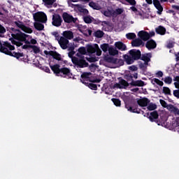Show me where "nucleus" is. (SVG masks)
I'll return each mask as SVG.
<instances>
[{"mask_svg": "<svg viewBox=\"0 0 179 179\" xmlns=\"http://www.w3.org/2000/svg\"><path fill=\"white\" fill-rule=\"evenodd\" d=\"M106 62H109L110 64H117V60L115 58L111 57H105Z\"/></svg>", "mask_w": 179, "mask_h": 179, "instance_id": "obj_34", "label": "nucleus"}, {"mask_svg": "<svg viewBox=\"0 0 179 179\" xmlns=\"http://www.w3.org/2000/svg\"><path fill=\"white\" fill-rule=\"evenodd\" d=\"M62 36L66 40H72L73 38V32L71 31H64L62 33Z\"/></svg>", "mask_w": 179, "mask_h": 179, "instance_id": "obj_24", "label": "nucleus"}, {"mask_svg": "<svg viewBox=\"0 0 179 179\" xmlns=\"http://www.w3.org/2000/svg\"><path fill=\"white\" fill-rule=\"evenodd\" d=\"M162 92L164 94H167L169 96H171V90L168 87H163Z\"/></svg>", "mask_w": 179, "mask_h": 179, "instance_id": "obj_44", "label": "nucleus"}, {"mask_svg": "<svg viewBox=\"0 0 179 179\" xmlns=\"http://www.w3.org/2000/svg\"><path fill=\"white\" fill-rule=\"evenodd\" d=\"M153 5L155 8L157 10V15H162L163 13V6H162L161 1L159 0H153Z\"/></svg>", "mask_w": 179, "mask_h": 179, "instance_id": "obj_14", "label": "nucleus"}, {"mask_svg": "<svg viewBox=\"0 0 179 179\" xmlns=\"http://www.w3.org/2000/svg\"><path fill=\"white\" fill-rule=\"evenodd\" d=\"M60 76L62 78H66L67 79H71V78H72V73H71V69L66 67L61 68Z\"/></svg>", "mask_w": 179, "mask_h": 179, "instance_id": "obj_9", "label": "nucleus"}, {"mask_svg": "<svg viewBox=\"0 0 179 179\" xmlns=\"http://www.w3.org/2000/svg\"><path fill=\"white\" fill-rule=\"evenodd\" d=\"M145 47L148 48V50H155L156 47H157V44L156 43V41L153 39H150V41H148L145 43Z\"/></svg>", "mask_w": 179, "mask_h": 179, "instance_id": "obj_19", "label": "nucleus"}, {"mask_svg": "<svg viewBox=\"0 0 179 179\" xmlns=\"http://www.w3.org/2000/svg\"><path fill=\"white\" fill-rule=\"evenodd\" d=\"M147 108L149 111H154V110H156V108H157V106L155 103H151L148 105Z\"/></svg>", "mask_w": 179, "mask_h": 179, "instance_id": "obj_41", "label": "nucleus"}, {"mask_svg": "<svg viewBox=\"0 0 179 179\" xmlns=\"http://www.w3.org/2000/svg\"><path fill=\"white\" fill-rule=\"evenodd\" d=\"M85 86H88V87L92 90H97V85L96 84L87 83V84L85 85Z\"/></svg>", "mask_w": 179, "mask_h": 179, "instance_id": "obj_45", "label": "nucleus"}, {"mask_svg": "<svg viewBox=\"0 0 179 179\" xmlns=\"http://www.w3.org/2000/svg\"><path fill=\"white\" fill-rule=\"evenodd\" d=\"M52 20V24L55 26V27H59L62 25V17H61L59 14H54Z\"/></svg>", "mask_w": 179, "mask_h": 179, "instance_id": "obj_7", "label": "nucleus"}, {"mask_svg": "<svg viewBox=\"0 0 179 179\" xmlns=\"http://www.w3.org/2000/svg\"><path fill=\"white\" fill-rule=\"evenodd\" d=\"M148 118L151 122H157L158 125H160L159 120H159V113L156 110L151 112Z\"/></svg>", "mask_w": 179, "mask_h": 179, "instance_id": "obj_13", "label": "nucleus"}, {"mask_svg": "<svg viewBox=\"0 0 179 179\" xmlns=\"http://www.w3.org/2000/svg\"><path fill=\"white\" fill-rule=\"evenodd\" d=\"M15 50V46L12 45L8 41H0V52H3V54H6V55H10V57H14L17 59H20V58H23L24 55L20 52H16L13 51Z\"/></svg>", "mask_w": 179, "mask_h": 179, "instance_id": "obj_2", "label": "nucleus"}, {"mask_svg": "<svg viewBox=\"0 0 179 179\" xmlns=\"http://www.w3.org/2000/svg\"><path fill=\"white\" fill-rule=\"evenodd\" d=\"M80 82L84 85H87L89 82L91 83H100V79L94 78L93 74L90 72H84L80 76Z\"/></svg>", "mask_w": 179, "mask_h": 179, "instance_id": "obj_3", "label": "nucleus"}, {"mask_svg": "<svg viewBox=\"0 0 179 179\" xmlns=\"http://www.w3.org/2000/svg\"><path fill=\"white\" fill-rule=\"evenodd\" d=\"M14 24H15V26H17V27L21 29V30L23 29V27L24 26L23 22L20 21H15L14 22Z\"/></svg>", "mask_w": 179, "mask_h": 179, "instance_id": "obj_48", "label": "nucleus"}, {"mask_svg": "<svg viewBox=\"0 0 179 179\" xmlns=\"http://www.w3.org/2000/svg\"><path fill=\"white\" fill-rule=\"evenodd\" d=\"M173 96L179 99V90H176L173 91Z\"/></svg>", "mask_w": 179, "mask_h": 179, "instance_id": "obj_62", "label": "nucleus"}, {"mask_svg": "<svg viewBox=\"0 0 179 179\" xmlns=\"http://www.w3.org/2000/svg\"><path fill=\"white\" fill-rule=\"evenodd\" d=\"M93 17H90V16H85L83 17V20L85 22V23H87V24H90V23H92L93 22Z\"/></svg>", "mask_w": 179, "mask_h": 179, "instance_id": "obj_39", "label": "nucleus"}, {"mask_svg": "<svg viewBox=\"0 0 179 179\" xmlns=\"http://www.w3.org/2000/svg\"><path fill=\"white\" fill-rule=\"evenodd\" d=\"M155 31L157 34H159L160 36H164L166 34V28L164 27L159 25L157 28H155Z\"/></svg>", "mask_w": 179, "mask_h": 179, "instance_id": "obj_25", "label": "nucleus"}, {"mask_svg": "<svg viewBox=\"0 0 179 179\" xmlns=\"http://www.w3.org/2000/svg\"><path fill=\"white\" fill-rule=\"evenodd\" d=\"M174 47V42L173 41H169L167 44V48H173Z\"/></svg>", "mask_w": 179, "mask_h": 179, "instance_id": "obj_58", "label": "nucleus"}, {"mask_svg": "<svg viewBox=\"0 0 179 179\" xmlns=\"http://www.w3.org/2000/svg\"><path fill=\"white\" fill-rule=\"evenodd\" d=\"M6 33V29L1 24H0V34H5Z\"/></svg>", "mask_w": 179, "mask_h": 179, "instance_id": "obj_56", "label": "nucleus"}, {"mask_svg": "<svg viewBox=\"0 0 179 179\" xmlns=\"http://www.w3.org/2000/svg\"><path fill=\"white\" fill-rule=\"evenodd\" d=\"M157 78H163V71H159L156 73Z\"/></svg>", "mask_w": 179, "mask_h": 179, "instance_id": "obj_63", "label": "nucleus"}, {"mask_svg": "<svg viewBox=\"0 0 179 179\" xmlns=\"http://www.w3.org/2000/svg\"><path fill=\"white\" fill-rule=\"evenodd\" d=\"M138 37H140L141 40L143 41H148L149 38H150V36H149V34L146 31H140L138 33Z\"/></svg>", "mask_w": 179, "mask_h": 179, "instance_id": "obj_16", "label": "nucleus"}, {"mask_svg": "<svg viewBox=\"0 0 179 179\" xmlns=\"http://www.w3.org/2000/svg\"><path fill=\"white\" fill-rule=\"evenodd\" d=\"M171 8H172V9H174V10H178L177 13H178V15H179V6L172 5Z\"/></svg>", "mask_w": 179, "mask_h": 179, "instance_id": "obj_60", "label": "nucleus"}, {"mask_svg": "<svg viewBox=\"0 0 179 179\" xmlns=\"http://www.w3.org/2000/svg\"><path fill=\"white\" fill-rule=\"evenodd\" d=\"M96 38H101L104 36V32L100 29L95 31L93 34Z\"/></svg>", "mask_w": 179, "mask_h": 179, "instance_id": "obj_31", "label": "nucleus"}, {"mask_svg": "<svg viewBox=\"0 0 179 179\" xmlns=\"http://www.w3.org/2000/svg\"><path fill=\"white\" fill-rule=\"evenodd\" d=\"M101 48L102 51H103V52H107V51H108L110 48V45H108V43H103L101 45Z\"/></svg>", "mask_w": 179, "mask_h": 179, "instance_id": "obj_40", "label": "nucleus"}, {"mask_svg": "<svg viewBox=\"0 0 179 179\" xmlns=\"http://www.w3.org/2000/svg\"><path fill=\"white\" fill-rule=\"evenodd\" d=\"M50 69L52 71V72L57 76H61V66L59 64H54L51 65L50 64Z\"/></svg>", "mask_w": 179, "mask_h": 179, "instance_id": "obj_17", "label": "nucleus"}, {"mask_svg": "<svg viewBox=\"0 0 179 179\" xmlns=\"http://www.w3.org/2000/svg\"><path fill=\"white\" fill-rule=\"evenodd\" d=\"M168 110L171 113H173L174 115H179V109L177 106H174L173 104H169L168 106Z\"/></svg>", "mask_w": 179, "mask_h": 179, "instance_id": "obj_22", "label": "nucleus"}, {"mask_svg": "<svg viewBox=\"0 0 179 179\" xmlns=\"http://www.w3.org/2000/svg\"><path fill=\"white\" fill-rule=\"evenodd\" d=\"M34 20L39 23H47V15L45 13L38 11L33 14Z\"/></svg>", "mask_w": 179, "mask_h": 179, "instance_id": "obj_5", "label": "nucleus"}, {"mask_svg": "<svg viewBox=\"0 0 179 179\" xmlns=\"http://www.w3.org/2000/svg\"><path fill=\"white\" fill-rule=\"evenodd\" d=\"M126 2H128L129 5H131L132 6H135L136 5V1L135 0H125Z\"/></svg>", "mask_w": 179, "mask_h": 179, "instance_id": "obj_57", "label": "nucleus"}, {"mask_svg": "<svg viewBox=\"0 0 179 179\" xmlns=\"http://www.w3.org/2000/svg\"><path fill=\"white\" fill-rule=\"evenodd\" d=\"M76 6L77 8V10L80 12V13H83V15H89V10L83 8V6L79 4L76 5Z\"/></svg>", "mask_w": 179, "mask_h": 179, "instance_id": "obj_26", "label": "nucleus"}, {"mask_svg": "<svg viewBox=\"0 0 179 179\" xmlns=\"http://www.w3.org/2000/svg\"><path fill=\"white\" fill-rule=\"evenodd\" d=\"M62 17L64 22V23H75L76 22V20H78V18L76 17H73V15H71V14L64 12L62 13Z\"/></svg>", "mask_w": 179, "mask_h": 179, "instance_id": "obj_6", "label": "nucleus"}, {"mask_svg": "<svg viewBox=\"0 0 179 179\" xmlns=\"http://www.w3.org/2000/svg\"><path fill=\"white\" fill-rule=\"evenodd\" d=\"M115 46L117 50H120V51H127V45L121 41L116 42Z\"/></svg>", "mask_w": 179, "mask_h": 179, "instance_id": "obj_21", "label": "nucleus"}, {"mask_svg": "<svg viewBox=\"0 0 179 179\" xmlns=\"http://www.w3.org/2000/svg\"><path fill=\"white\" fill-rule=\"evenodd\" d=\"M79 54L81 55H86V48L85 47H80L78 49Z\"/></svg>", "mask_w": 179, "mask_h": 179, "instance_id": "obj_50", "label": "nucleus"}, {"mask_svg": "<svg viewBox=\"0 0 179 179\" xmlns=\"http://www.w3.org/2000/svg\"><path fill=\"white\" fill-rule=\"evenodd\" d=\"M172 127L173 128H177V127H179V117H176L175 122L172 123Z\"/></svg>", "mask_w": 179, "mask_h": 179, "instance_id": "obj_53", "label": "nucleus"}, {"mask_svg": "<svg viewBox=\"0 0 179 179\" xmlns=\"http://www.w3.org/2000/svg\"><path fill=\"white\" fill-rule=\"evenodd\" d=\"M151 83L152 85H155V83H157V85H158L159 86H163V85H164L163 81L159 80L158 78H153V79H152L151 80Z\"/></svg>", "mask_w": 179, "mask_h": 179, "instance_id": "obj_35", "label": "nucleus"}, {"mask_svg": "<svg viewBox=\"0 0 179 179\" xmlns=\"http://www.w3.org/2000/svg\"><path fill=\"white\" fill-rule=\"evenodd\" d=\"M118 80L119 83L115 84V87H117V89H127L130 85L128 81L122 79V78H118Z\"/></svg>", "mask_w": 179, "mask_h": 179, "instance_id": "obj_11", "label": "nucleus"}, {"mask_svg": "<svg viewBox=\"0 0 179 179\" xmlns=\"http://www.w3.org/2000/svg\"><path fill=\"white\" fill-rule=\"evenodd\" d=\"M11 31V37L10 38V41L13 45H17V47H22L23 45V42L25 44H30L27 38L29 37V35L22 32L20 29H16L13 27L10 28Z\"/></svg>", "mask_w": 179, "mask_h": 179, "instance_id": "obj_1", "label": "nucleus"}, {"mask_svg": "<svg viewBox=\"0 0 179 179\" xmlns=\"http://www.w3.org/2000/svg\"><path fill=\"white\" fill-rule=\"evenodd\" d=\"M129 69L131 71V72H135V71H138V67L136 66H131L129 67Z\"/></svg>", "mask_w": 179, "mask_h": 179, "instance_id": "obj_61", "label": "nucleus"}, {"mask_svg": "<svg viewBox=\"0 0 179 179\" xmlns=\"http://www.w3.org/2000/svg\"><path fill=\"white\" fill-rule=\"evenodd\" d=\"M22 48H23V50H27V48H31V45L29 44V45H21Z\"/></svg>", "mask_w": 179, "mask_h": 179, "instance_id": "obj_64", "label": "nucleus"}, {"mask_svg": "<svg viewBox=\"0 0 179 179\" xmlns=\"http://www.w3.org/2000/svg\"><path fill=\"white\" fill-rule=\"evenodd\" d=\"M72 62L73 65H76L77 68H86L89 66V63L85 60V57H80V58H78L76 57H74L72 59Z\"/></svg>", "mask_w": 179, "mask_h": 179, "instance_id": "obj_4", "label": "nucleus"}, {"mask_svg": "<svg viewBox=\"0 0 179 179\" xmlns=\"http://www.w3.org/2000/svg\"><path fill=\"white\" fill-rule=\"evenodd\" d=\"M112 101L116 107H121V101L120 99L113 98L112 99Z\"/></svg>", "mask_w": 179, "mask_h": 179, "instance_id": "obj_43", "label": "nucleus"}, {"mask_svg": "<svg viewBox=\"0 0 179 179\" xmlns=\"http://www.w3.org/2000/svg\"><path fill=\"white\" fill-rule=\"evenodd\" d=\"M97 47V44H94V46L92 45H88L87 46V52L88 54H94L96 53V48Z\"/></svg>", "mask_w": 179, "mask_h": 179, "instance_id": "obj_27", "label": "nucleus"}, {"mask_svg": "<svg viewBox=\"0 0 179 179\" xmlns=\"http://www.w3.org/2000/svg\"><path fill=\"white\" fill-rule=\"evenodd\" d=\"M95 52L98 57H100V55H101V50H100V48H99V45H96Z\"/></svg>", "mask_w": 179, "mask_h": 179, "instance_id": "obj_54", "label": "nucleus"}, {"mask_svg": "<svg viewBox=\"0 0 179 179\" xmlns=\"http://www.w3.org/2000/svg\"><path fill=\"white\" fill-rule=\"evenodd\" d=\"M58 43L62 50H66V48H68V44H69V40L61 36L60 39L58 41Z\"/></svg>", "mask_w": 179, "mask_h": 179, "instance_id": "obj_15", "label": "nucleus"}, {"mask_svg": "<svg viewBox=\"0 0 179 179\" xmlns=\"http://www.w3.org/2000/svg\"><path fill=\"white\" fill-rule=\"evenodd\" d=\"M124 59L127 62V65H131L133 62H135L132 56L128 55H124Z\"/></svg>", "mask_w": 179, "mask_h": 179, "instance_id": "obj_29", "label": "nucleus"}, {"mask_svg": "<svg viewBox=\"0 0 179 179\" xmlns=\"http://www.w3.org/2000/svg\"><path fill=\"white\" fill-rule=\"evenodd\" d=\"M150 103V100L148 98H142L137 100V104L140 107H148V104Z\"/></svg>", "mask_w": 179, "mask_h": 179, "instance_id": "obj_18", "label": "nucleus"}, {"mask_svg": "<svg viewBox=\"0 0 179 179\" xmlns=\"http://www.w3.org/2000/svg\"><path fill=\"white\" fill-rule=\"evenodd\" d=\"M130 85L133 87H143V86H145V82L142 80H133L130 83Z\"/></svg>", "mask_w": 179, "mask_h": 179, "instance_id": "obj_23", "label": "nucleus"}, {"mask_svg": "<svg viewBox=\"0 0 179 179\" xmlns=\"http://www.w3.org/2000/svg\"><path fill=\"white\" fill-rule=\"evenodd\" d=\"M52 36H54V37H55V40H57V41H59L61 36H59V34L58 33V31H53L51 33Z\"/></svg>", "mask_w": 179, "mask_h": 179, "instance_id": "obj_49", "label": "nucleus"}, {"mask_svg": "<svg viewBox=\"0 0 179 179\" xmlns=\"http://www.w3.org/2000/svg\"><path fill=\"white\" fill-rule=\"evenodd\" d=\"M150 58H152V53H145L141 56L140 59L143 61L145 64H149V62H150Z\"/></svg>", "mask_w": 179, "mask_h": 179, "instance_id": "obj_20", "label": "nucleus"}, {"mask_svg": "<svg viewBox=\"0 0 179 179\" xmlns=\"http://www.w3.org/2000/svg\"><path fill=\"white\" fill-rule=\"evenodd\" d=\"M143 44V41L141 38H136L131 42L132 47H141Z\"/></svg>", "mask_w": 179, "mask_h": 179, "instance_id": "obj_30", "label": "nucleus"}, {"mask_svg": "<svg viewBox=\"0 0 179 179\" xmlns=\"http://www.w3.org/2000/svg\"><path fill=\"white\" fill-rule=\"evenodd\" d=\"M51 57H53V59H56V61H64L61 54L58 53L57 51L53 50Z\"/></svg>", "mask_w": 179, "mask_h": 179, "instance_id": "obj_28", "label": "nucleus"}, {"mask_svg": "<svg viewBox=\"0 0 179 179\" xmlns=\"http://www.w3.org/2000/svg\"><path fill=\"white\" fill-rule=\"evenodd\" d=\"M92 31L91 29H87L86 31H85L83 34H84V36L89 37L90 36H92Z\"/></svg>", "mask_w": 179, "mask_h": 179, "instance_id": "obj_55", "label": "nucleus"}, {"mask_svg": "<svg viewBox=\"0 0 179 179\" xmlns=\"http://www.w3.org/2000/svg\"><path fill=\"white\" fill-rule=\"evenodd\" d=\"M125 108L130 111V113H135L136 114H143V110L138 108V105L131 106L129 103H125Z\"/></svg>", "mask_w": 179, "mask_h": 179, "instance_id": "obj_8", "label": "nucleus"}, {"mask_svg": "<svg viewBox=\"0 0 179 179\" xmlns=\"http://www.w3.org/2000/svg\"><path fill=\"white\" fill-rule=\"evenodd\" d=\"M104 16H106V17H111V11L110 10H105L103 12Z\"/></svg>", "mask_w": 179, "mask_h": 179, "instance_id": "obj_59", "label": "nucleus"}, {"mask_svg": "<svg viewBox=\"0 0 179 179\" xmlns=\"http://www.w3.org/2000/svg\"><path fill=\"white\" fill-rule=\"evenodd\" d=\"M43 2L47 6L48 5H53L55 2H57V0H43Z\"/></svg>", "mask_w": 179, "mask_h": 179, "instance_id": "obj_46", "label": "nucleus"}, {"mask_svg": "<svg viewBox=\"0 0 179 179\" xmlns=\"http://www.w3.org/2000/svg\"><path fill=\"white\" fill-rule=\"evenodd\" d=\"M164 82L167 85H171V83H173V78L170 76H167L164 78Z\"/></svg>", "mask_w": 179, "mask_h": 179, "instance_id": "obj_47", "label": "nucleus"}, {"mask_svg": "<svg viewBox=\"0 0 179 179\" xmlns=\"http://www.w3.org/2000/svg\"><path fill=\"white\" fill-rule=\"evenodd\" d=\"M108 52H109L110 55H113V56L118 55V50H117L114 48H109Z\"/></svg>", "mask_w": 179, "mask_h": 179, "instance_id": "obj_38", "label": "nucleus"}, {"mask_svg": "<svg viewBox=\"0 0 179 179\" xmlns=\"http://www.w3.org/2000/svg\"><path fill=\"white\" fill-rule=\"evenodd\" d=\"M124 79H125L127 82H132L134 81V79H138V73L129 71L124 76Z\"/></svg>", "mask_w": 179, "mask_h": 179, "instance_id": "obj_12", "label": "nucleus"}, {"mask_svg": "<svg viewBox=\"0 0 179 179\" xmlns=\"http://www.w3.org/2000/svg\"><path fill=\"white\" fill-rule=\"evenodd\" d=\"M129 55L132 57L134 61H138V59H141V57H142V53H141V50L133 49L129 50Z\"/></svg>", "mask_w": 179, "mask_h": 179, "instance_id": "obj_10", "label": "nucleus"}, {"mask_svg": "<svg viewBox=\"0 0 179 179\" xmlns=\"http://www.w3.org/2000/svg\"><path fill=\"white\" fill-rule=\"evenodd\" d=\"M159 103L161 106H162V107H164V108H167V110H169V105L167 104V102H166V101L160 99Z\"/></svg>", "mask_w": 179, "mask_h": 179, "instance_id": "obj_51", "label": "nucleus"}, {"mask_svg": "<svg viewBox=\"0 0 179 179\" xmlns=\"http://www.w3.org/2000/svg\"><path fill=\"white\" fill-rule=\"evenodd\" d=\"M21 30H22V31H24V33H28L29 34H31V33H33V29H31V28L29 27H27L26 25H24Z\"/></svg>", "mask_w": 179, "mask_h": 179, "instance_id": "obj_37", "label": "nucleus"}, {"mask_svg": "<svg viewBox=\"0 0 179 179\" xmlns=\"http://www.w3.org/2000/svg\"><path fill=\"white\" fill-rule=\"evenodd\" d=\"M148 65H149V63H140L139 68L140 69H142L143 72H146V69H148Z\"/></svg>", "mask_w": 179, "mask_h": 179, "instance_id": "obj_36", "label": "nucleus"}, {"mask_svg": "<svg viewBox=\"0 0 179 179\" xmlns=\"http://www.w3.org/2000/svg\"><path fill=\"white\" fill-rule=\"evenodd\" d=\"M89 6H90V8H92V9H95L96 10H100L101 9V7L99 5V3L94 1L90 2Z\"/></svg>", "mask_w": 179, "mask_h": 179, "instance_id": "obj_32", "label": "nucleus"}, {"mask_svg": "<svg viewBox=\"0 0 179 179\" xmlns=\"http://www.w3.org/2000/svg\"><path fill=\"white\" fill-rule=\"evenodd\" d=\"M34 28L36 30H38L39 31H41V30H44V24L40 22H34Z\"/></svg>", "mask_w": 179, "mask_h": 179, "instance_id": "obj_33", "label": "nucleus"}, {"mask_svg": "<svg viewBox=\"0 0 179 179\" xmlns=\"http://www.w3.org/2000/svg\"><path fill=\"white\" fill-rule=\"evenodd\" d=\"M126 37L127 40H134L136 38V34H135V33H128L126 34Z\"/></svg>", "mask_w": 179, "mask_h": 179, "instance_id": "obj_42", "label": "nucleus"}, {"mask_svg": "<svg viewBox=\"0 0 179 179\" xmlns=\"http://www.w3.org/2000/svg\"><path fill=\"white\" fill-rule=\"evenodd\" d=\"M31 48L33 49V51H34V54H38V52H40V48H38L36 45H31Z\"/></svg>", "mask_w": 179, "mask_h": 179, "instance_id": "obj_52", "label": "nucleus"}]
</instances>
